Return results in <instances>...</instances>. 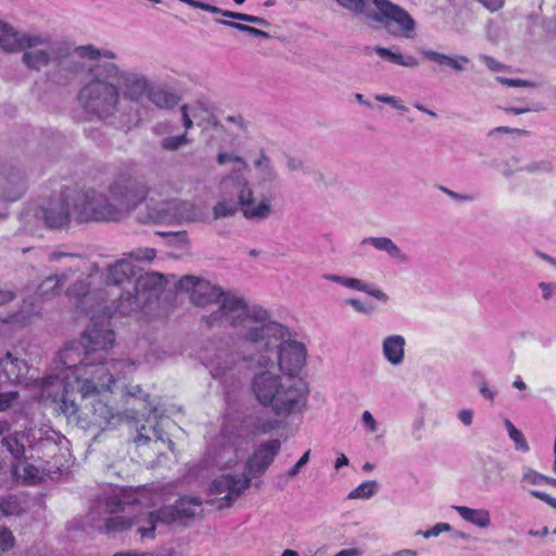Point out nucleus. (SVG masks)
I'll return each instance as SVG.
<instances>
[{
	"mask_svg": "<svg viewBox=\"0 0 556 556\" xmlns=\"http://www.w3.org/2000/svg\"><path fill=\"white\" fill-rule=\"evenodd\" d=\"M245 358L250 362V368L255 369L249 390L262 407L282 418L300 414L306 408L309 391L301 378L274 372L271 368L275 362L270 355Z\"/></svg>",
	"mask_w": 556,
	"mask_h": 556,
	"instance_id": "f257e3e1",
	"label": "nucleus"
},
{
	"mask_svg": "<svg viewBox=\"0 0 556 556\" xmlns=\"http://www.w3.org/2000/svg\"><path fill=\"white\" fill-rule=\"evenodd\" d=\"M62 371L74 379L78 392L84 395L101 386L104 389L114 382V376L125 378L134 370V364L126 361H104V356H92L86 352L81 341L70 342L53 361V369Z\"/></svg>",
	"mask_w": 556,
	"mask_h": 556,
	"instance_id": "f03ea898",
	"label": "nucleus"
},
{
	"mask_svg": "<svg viewBox=\"0 0 556 556\" xmlns=\"http://www.w3.org/2000/svg\"><path fill=\"white\" fill-rule=\"evenodd\" d=\"M227 323L240 330L241 340L252 349L262 343L268 350L283 333V325L270 319L266 309L249 306L244 298L232 293L223 296L219 308L207 317L211 326Z\"/></svg>",
	"mask_w": 556,
	"mask_h": 556,
	"instance_id": "7ed1b4c3",
	"label": "nucleus"
},
{
	"mask_svg": "<svg viewBox=\"0 0 556 556\" xmlns=\"http://www.w3.org/2000/svg\"><path fill=\"white\" fill-rule=\"evenodd\" d=\"M113 200L110 201L105 194L87 189L85 199L89 203L80 211L84 218H93L94 222H116L126 212L135 210L148 197L147 184L128 173L118 174L109 186Z\"/></svg>",
	"mask_w": 556,
	"mask_h": 556,
	"instance_id": "20e7f679",
	"label": "nucleus"
},
{
	"mask_svg": "<svg viewBox=\"0 0 556 556\" xmlns=\"http://www.w3.org/2000/svg\"><path fill=\"white\" fill-rule=\"evenodd\" d=\"M67 294L77 298V308L90 315L91 325L81 336L86 352H90L92 356L97 353H100L98 356L102 355L115 341V334L110 328V318L116 313L114 305L109 306L99 301L96 307V294L89 292L88 285L83 280L70 288Z\"/></svg>",
	"mask_w": 556,
	"mask_h": 556,
	"instance_id": "39448f33",
	"label": "nucleus"
},
{
	"mask_svg": "<svg viewBox=\"0 0 556 556\" xmlns=\"http://www.w3.org/2000/svg\"><path fill=\"white\" fill-rule=\"evenodd\" d=\"M109 61L92 63L87 68V81L80 88L77 99L80 106L100 119L113 116L121 105L119 85L106 74Z\"/></svg>",
	"mask_w": 556,
	"mask_h": 556,
	"instance_id": "423d86ee",
	"label": "nucleus"
},
{
	"mask_svg": "<svg viewBox=\"0 0 556 556\" xmlns=\"http://www.w3.org/2000/svg\"><path fill=\"white\" fill-rule=\"evenodd\" d=\"M54 52V70L52 79L58 84H65L85 71L84 59L103 62L116 59L115 52L109 49H99L93 45L78 46L74 49L64 41H56L52 47Z\"/></svg>",
	"mask_w": 556,
	"mask_h": 556,
	"instance_id": "0eeeda50",
	"label": "nucleus"
},
{
	"mask_svg": "<svg viewBox=\"0 0 556 556\" xmlns=\"http://www.w3.org/2000/svg\"><path fill=\"white\" fill-rule=\"evenodd\" d=\"M86 193L85 188L65 187L59 195L45 202L36 212V216L50 229L67 227L72 216L80 223L93 220V218L80 216V211L89 204L85 199Z\"/></svg>",
	"mask_w": 556,
	"mask_h": 556,
	"instance_id": "6e6552de",
	"label": "nucleus"
},
{
	"mask_svg": "<svg viewBox=\"0 0 556 556\" xmlns=\"http://www.w3.org/2000/svg\"><path fill=\"white\" fill-rule=\"evenodd\" d=\"M116 379L118 378L114 376V381H116ZM113 384H115V382L110 383L108 389L99 386L98 389L86 395H84L83 392H78L83 403L77 404V413L72 416H66L67 419L75 422L77 427L84 430L92 428L104 430L112 425L115 419H119V415L115 413L113 407L99 397L104 392H112Z\"/></svg>",
	"mask_w": 556,
	"mask_h": 556,
	"instance_id": "1a4fd4ad",
	"label": "nucleus"
},
{
	"mask_svg": "<svg viewBox=\"0 0 556 556\" xmlns=\"http://www.w3.org/2000/svg\"><path fill=\"white\" fill-rule=\"evenodd\" d=\"M163 287L162 275L157 273L141 274L134 280L131 288L121 292L119 298L112 301L114 309L123 316L130 315L156 299Z\"/></svg>",
	"mask_w": 556,
	"mask_h": 556,
	"instance_id": "9d476101",
	"label": "nucleus"
},
{
	"mask_svg": "<svg viewBox=\"0 0 556 556\" xmlns=\"http://www.w3.org/2000/svg\"><path fill=\"white\" fill-rule=\"evenodd\" d=\"M289 336L288 329L283 326L281 338L268 350H265L262 343H257L251 356L270 355L281 375L296 377L306 362V349L301 342L287 339Z\"/></svg>",
	"mask_w": 556,
	"mask_h": 556,
	"instance_id": "9b49d317",
	"label": "nucleus"
},
{
	"mask_svg": "<svg viewBox=\"0 0 556 556\" xmlns=\"http://www.w3.org/2000/svg\"><path fill=\"white\" fill-rule=\"evenodd\" d=\"M45 378L36 379V386L43 400H50L54 404V409L63 413L65 416H72L77 413L76 394L74 392V379L62 371L55 370Z\"/></svg>",
	"mask_w": 556,
	"mask_h": 556,
	"instance_id": "f8f14e48",
	"label": "nucleus"
},
{
	"mask_svg": "<svg viewBox=\"0 0 556 556\" xmlns=\"http://www.w3.org/2000/svg\"><path fill=\"white\" fill-rule=\"evenodd\" d=\"M378 12L368 14V18L383 25L393 37L413 39L416 35V22L402 7L390 0H372Z\"/></svg>",
	"mask_w": 556,
	"mask_h": 556,
	"instance_id": "ddd939ff",
	"label": "nucleus"
},
{
	"mask_svg": "<svg viewBox=\"0 0 556 556\" xmlns=\"http://www.w3.org/2000/svg\"><path fill=\"white\" fill-rule=\"evenodd\" d=\"M202 502L199 497L184 496L175 502L174 505L165 506L159 510L151 511L148 515V526L139 527L138 531L142 538H154L155 523H172L185 518H191L197 515Z\"/></svg>",
	"mask_w": 556,
	"mask_h": 556,
	"instance_id": "4468645a",
	"label": "nucleus"
},
{
	"mask_svg": "<svg viewBox=\"0 0 556 556\" xmlns=\"http://www.w3.org/2000/svg\"><path fill=\"white\" fill-rule=\"evenodd\" d=\"M136 277V271L132 263L123 257L111 264L106 268L105 288L98 291H92L96 294V300L100 299L105 303L108 296L119 298L121 292H125L131 288Z\"/></svg>",
	"mask_w": 556,
	"mask_h": 556,
	"instance_id": "2eb2a0df",
	"label": "nucleus"
},
{
	"mask_svg": "<svg viewBox=\"0 0 556 556\" xmlns=\"http://www.w3.org/2000/svg\"><path fill=\"white\" fill-rule=\"evenodd\" d=\"M250 488V477L222 475L217 477L210 486L211 494L224 495L208 500L206 503L215 505L218 509L228 508L239 498V496Z\"/></svg>",
	"mask_w": 556,
	"mask_h": 556,
	"instance_id": "dca6fc26",
	"label": "nucleus"
},
{
	"mask_svg": "<svg viewBox=\"0 0 556 556\" xmlns=\"http://www.w3.org/2000/svg\"><path fill=\"white\" fill-rule=\"evenodd\" d=\"M109 61V77H113L115 84H121L123 88L122 94L129 101L140 102L144 96H147L148 90L151 86L150 79L142 73L137 71H123L119 66L113 62V60Z\"/></svg>",
	"mask_w": 556,
	"mask_h": 556,
	"instance_id": "f3484780",
	"label": "nucleus"
},
{
	"mask_svg": "<svg viewBox=\"0 0 556 556\" xmlns=\"http://www.w3.org/2000/svg\"><path fill=\"white\" fill-rule=\"evenodd\" d=\"M178 286L180 290L190 293V301L195 306H206L212 303H220L226 293L216 285L195 276H184Z\"/></svg>",
	"mask_w": 556,
	"mask_h": 556,
	"instance_id": "a211bd4d",
	"label": "nucleus"
},
{
	"mask_svg": "<svg viewBox=\"0 0 556 556\" xmlns=\"http://www.w3.org/2000/svg\"><path fill=\"white\" fill-rule=\"evenodd\" d=\"M281 448V442L278 439L266 441L257 446L254 453L248 458L243 476L252 478L261 477Z\"/></svg>",
	"mask_w": 556,
	"mask_h": 556,
	"instance_id": "6ab92c4d",
	"label": "nucleus"
},
{
	"mask_svg": "<svg viewBox=\"0 0 556 556\" xmlns=\"http://www.w3.org/2000/svg\"><path fill=\"white\" fill-rule=\"evenodd\" d=\"M35 36H39L45 39V43L36 45L34 47H25L22 51V63L30 71L40 72L43 67L48 66L54 61V52L52 47L55 45V40H52L51 36L42 33H34Z\"/></svg>",
	"mask_w": 556,
	"mask_h": 556,
	"instance_id": "aec40b11",
	"label": "nucleus"
},
{
	"mask_svg": "<svg viewBox=\"0 0 556 556\" xmlns=\"http://www.w3.org/2000/svg\"><path fill=\"white\" fill-rule=\"evenodd\" d=\"M45 42L43 38L35 36L34 33L20 31L3 22V27L0 31V48L3 51L14 53L22 51L25 47H34Z\"/></svg>",
	"mask_w": 556,
	"mask_h": 556,
	"instance_id": "412c9836",
	"label": "nucleus"
},
{
	"mask_svg": "<svg viewBox=\"0 0 556 556\" xmlns=\"http://www.w3.org/2000/svg\"><path fill=\"white\" fill-rule=\"evenodd\" d=\"M26 190V180L22 170L9 167L0 170V201H16Z\"/></svg>",
	"mask_w": 556,
	"mask_h": 556,
	"instance_id": "4be33fe9",
	"label": "nucleus"
},
{
	"mask_svg": "<svg viewBox=\"0 0 556 556\" xmlns=\"http://www.w3.org/2000/svg\"><path fill=\"white\" fill-rule=\"evenodd\" d=\"M162 219L168 223L195 222L201 218V212L191 202L172 200L164 204Z\"/></svg>",
	"mask_w": 556,
	"mask_h": 556,
	"instance_id": "5701e85b",
	"label": "nucleus"
},
{
	"mask_svg": "<svg viewBox=\"0 0 556 556\" xmlns=\"http://www.w3.org/2000/svg\"><path fill=\"white\" fill-rule=\"evenodd\" d=\"M253 352L248 354H240L238 352L222 351L210 357L208 367L213 377H223L228 371L232 370L238 363L245 362L250 365L249 359L245 357L252 355Z\"/></svg>",
	"mask_w": 556,
	"mask_h": 556,
	"instance_id": "b1692460",
	"label": "nucleus"
},
{
	"mask_svg": "<svg viewBox=\"0 0 556 556\" xmlns=\"http://www.w3.org/2000/svg\"><path fill=\"white\" fill-rule=\"evenodd\" d=\"M29 366L25 359L14 356L11 352H7L0 357V375L2 374L7 381L14 383H23L27 381Z\"/></svg>",
	"mask_w": 556,
	"mask_h": 556,
	"instance_id": "393cba45",
	"label": "nucleus"
},
{
	"mask_svg": "<svg viewBox=\"0 0 556 556\" xmlns=\"http://www.w3.org/2000/svg\"><path fill=\"white\" fill-rule=\"evenodd\" d=\"M248 168L235 167L228 175H225L219 182L220 192L224 195H233L237 198L241 194L250 195V184L244 176V170Z\"/></svg>",
	"mask_w": 556,
	"mask_h": 556,
	"instance_id": "a878e982",
	"label": "nucleus"
},
{
	"mask_svg": "<svg viewBox=\"0 0 556 556\" xmlns=\"http://www.w3.org/2000/svg\"><path fill=\"white\" fill-rule=\"evenodd\" d=\"M256 170L257 185L262 188H271L280 182L278 170L273 164L271 159L261 150L253 162Z\"/></svg>",
	"mask_w": 556,
	"mask_h": 556,
	"instance_id": "bb28decb",
	"label": "nucleus"
},
{
	"mask_svg": "<svg viewBox=\"0 0 556 556\" xmlns=\"http://www.w3.org/2000/svg\"><path fill=\"white\" fill-rule=\"evenodd\" d=\"M238 204L243 216L250 220H263L267 218L271 213V205L269 201L262 200L261 202L256 203L252 189L250 190L249 197L245 194H241V197H239Z\"/></svg>",
	"mask_w": 556,
	"mask_h": 556,
	"instance_id": "cd10ccee",
	"label": "nucleus"
},
{
	"mask_svg": "<svg viewBox=\"0 0 556 556\" xmlns=\"http://www.w3.org/2000/svg\"><path fill=\"white\" fill-rule=\"evenodd\" d=\"M324 278L328 281L344 286L349 289L365 292L382 303H387L389 301V296L386 292H383L381 289L371 288L368 283L358 278L331 274L325 275Z\"/></svg>",
	"mask_w": 556,
	"mask_h": 556,
	"instance_id": "c85d7f7f",
	"label": "nucleus"
},
{
	"mask_svg": "<svg viewBox=\"0 0 556 556\" xmlns=\"http://www.w3.org/2000/svg\"><path fill=\"white\" fill-rule=\"evenodd\" d=\"M406 340L401 334H390L382 340V355L392 366H400L405 358Z\"/></svg>",
	"mask_w": 556,
	"mask_h": 556,
	"instance_id": "c756f323",
	"label": "nucleus"
},
{
	"mask_svg": "<svg viewBox=\"0 0 556 556\" xmlns=\"http://www.w3.org/2000/svg\"><path fill=\"white\" fill-rule=\"evenodd\" d=\"M147 98L160 110H172L180 101L179 96L173 90L161 86H153L152 84L148 90Z\"/></svg>",
	"mask_w": 556,
	"mask_h": 556,
	"instance_id": "7c9ffc66",
	"label": "nucleus"
},
{
	"mask_svg": "<svg viewBox=\"0 0 556 556\" xmlns=\"http://www.w3.org/2000/svg\"><path fill=\"white\" fill-rule=\"evenodd\" d=\"M361 244H370L378 251L386 252L399 264H406L409 257L388 237H368L362 240Z\"/></svg>",
	"mask_w": 556,
	"mask_h": 556,
	"instance_id": "2f4dec72",
	"label": "nucleus"
},
{
	"mask_svg": "<svg viewBox=\"0 0 556 556\" xmlns=\"http://www.w3.org/2000/svg\"><path fill=\"white\" fill-rule=\"evenodd\" d=\"M419 52L426 60L434 62L440 66H448L456 72L464 71L465 65L470 62L465 55L451 56L431 49H421Z\"/></svg>",
	"mask_w": 556,
	"mask_h": 556,
	"instance_id": "473e14b6",
	"label": "nucleus"
},
{
	"mask_svg": "<svg viewBox=\"0 0 556 556\" xmlns=\"http://www.w3.org/2000/svg\"><path fill=\"white\" fill-rule=\"evenodd\" d=\"M374 51L384 60L408 68H415L419 66V61L414 55H404L400 52L397 47L383 48L376 46L372 48Z\"/></svg>",
	"mask_w": 556,
	"mask_h": 556,
	"instance_id": "72a5a7b5",
	"label": "nucleus"
},
{
	"mask_svg": "<svg viewBox=\"0 0 556 556\" xmlns=\"http://www.w3.org/2000/svg\"><path fill=\"white\" fill-rule=\"evenodd\" d=\"M505 466L497 458L486 456L481 458V477L484 483H497L504 481Z\"/></svg>",
	"mask_w": 556,
	"mask_h": 556,
	"instance_id": "f704fd0d",
	"label": "nucleus"
},
{
	"mask_svg": "<svg viewBox=\"0 0 556 556\" xmlns=\"http://www.w3.org/2000/svg\"><path fill=\"white\" fill-rule=\"evenodd\" d=\"M453 509H455L464 520L479 528L485 529L491 525V515L486 509H473L467 506H453Z\"/></svg>",
	"mask_w": 556,
	"mask_h": 556,
	"instance_id": "c9c22d12",
	"label": "nucleus"
},
{
	"mask_svg": "<svg viewBox=\"0 0 556 556\" xmlns=\"http://www.w3.org/2000/svg\"><path fill=\"white\" fill-rule=\"evenodd\" d=\"M62 257L68 258L71 261L70 267L61 274H55L54 277L60 280V287L63 288L64 283L68 280L70 277H73L77 271L81 269L79 263L83 261L78 254L73 253H64V252H52L49 254V262H56Z\"/></svg>",
	"mask_w": 556,
	"mask_h": 556,
	"instance_id": "e433bc0d",
	"label": "nucleus"
},
{
	"mask_svg": "<svg viewBox=\"0 0 556 556\" xmlns=\"http://www.w3.org/2000/svg\"><path fill=\"white\" fill-rule=\"evenodd\" d=\"M25 435L21 432H16L1 440V445L11 454V456L20 463L25 459Z\"/></svg>",
	"mask_w": 556,
	"mask_h": 556,
	"instance_id": "4c0bfd02",
	"label": "nucleus"
},
{
	"mask_svg": "<svg viewBox=\"0 0 556 556\" xmlns=\"http://www.w3.org/2000/svg\"><path fill=\"white\" fill-rule=\"evenodd\" d=\"M39 314V311L33 303L24 302L22 308L13 314L8 315L4 323L11 324L16 327H25L31 320V318Z\"/></svg>",
	"mask_w": 556,
	"mask_h": 556,
	"instance_id": "58836bf2",
	"label": "nucleus"
},
{
	"mask_svg": "<svg viewBox=\"0 0 556 556\" xmlns=\"http://www.w3.org/2000/svg\"><path fill=\"white\" fill-rule=\"evenodd\" d=\"M238 210H240L238 201L225 199L215 204L213 207V216L215 219L230 217L233 216Z\"/></svg>",
	"mask_w": 556,
	"mask_h": 556,
	"instance_id": "ea45409f",
	"label": "nucleus"
},
{
	"mask_svg": "<svg viewBox=\"0 0 556 556\" xmlns=\"http://www.w3.org/2000/svg\"><path fill=\"white\" fill-rule=\"evenodd\" d=\"M378 492L377 481L370 480L361 483L357 488L351 491L348 495L350 500H368Z\"/></svg>",
	"mask_w": 556,
	"mask_h": 556,
	"instance_id": "a19ab883",
	"label": "nucleus"
},
{
	"mask_svg": "<svg viewBox=\"0 0 556 556\" xmlns=\"http://www.w3.org/2000/svg\"><path fill=\"white\" fill-rule=\"evenodd\" d=\"M338 5L341 8L352 12L353 14L366 15L371 14L372 12L368 11L370 4H372V0H334Z\"/></svg>",
	"mask_w": 556,
	"mask_h": 556,
	"instance_id": "79ce46f5",
	"label": "nucleus"
},
{
	"mask_svg": "<svg viewBox=\"0 0 556 556\" xmlns=\"http://www.w3.org/2000/svg\"><path fill=\"white\" fill-rule=\"evenodd\" d=\"M134 525V520L129 517L125 516H114L105 519V531L108 533L111 532H122L127 529H130Z\"/></svg>",
	"mask_w": 556,
	"mask_h": 556,
	"instance_id": "37998d69",
	"label": "nucleus"
},
{
	"mask_svg": "<svg viewBox=\"0 0 556 556\" xmlns=\"http://www.w3.org/2000/svg\"><path fill=\"white\" fill-rule=\"evenodd\" d=\"M12 469L14 475H20V470H23V479L28 482H36L41 479L39 469L36 466L26 463L25 459L13 464Z\"/></svg>",
	"mask_w": 556,
	"mask_h": 556,
	"instance_id": "c03bdc74",
	"label": "nucleus"
},
{
	"mask_svg": "<svg viewBox=\"0 0 556 556\" xmlns=\"http://www.w3.org/2000/svg\"><path fill=\"white\" fill-rule=\"evenodd\" d=\"M191 139L187 134L180 136H168L165 137L161 142V148L165 151L175 152L178 151L182 146L191 143Z\"/></svg>",
	"mask_w": 556,
	"mask_h": 556,
	"instance_id": "a18cd8bd",
	"label": "nucleus"
},
{
	"mask_svg": "<svg viewBox=\"0 0 556 556\" xmlns=\"http://www.w3.org/2000/svg\"><path fill=\"white\" fill-rule=\"evenodd\" d=\"M60 280L54 275L47 277L38 287L37 293L40 296L56 295L61 292Z\"/></svg>",
	"mask_w": 556,
	"mask_h": 556,
	"instance_id": "49530a36",
	"label": "nucleus"
},
{
	"mask_svg": "<svg viewBox=\"0 0 556 556\" xmlns=\"http://www.w3.org/2000/svg\"><path fill=\"white\" fill-rule=\"evenodd\" d=\"M216 22L219 23V24H223V25L236 28V29H238L240 31L247 33V34H249L251 36H254V37H260V38H264V39H268L270 37L268 33H266L264 30H261L258 28L245 25V24H241V23H237V22H231V21H226V20H217Z\"/></svg>",
	"mask_w": 556,
	"mask_h": 556,
	"instance_id": "de8ad7c7",
	"label": "nucleus"
},
{
	"mask_svg": "<svg viewBox=\"0 0 556 556\" xmlns=\"http://www.w3.org/2000/svg\"><path fill=\"white\" fill-rule=\"evenodd\" d=\"M156 255V252L152 248H138L131 252L125 253L124 257L128 258L129 261H152Z\"/></svg>",
	"mask_w": 556,
	"mask_h": 556,
	"instance_id": "09e8293b",
	"label": "nucleus"
},
{
	"mask_svg": "<svg viewBox=\"0 0 556 556\" xmlns=\"http://www.w3.org/2000/svg\"><path fill=\"white\" fill-rule=\"evenodd\" d=\"M99 504L101 507L103 506L104 511L108 514H114L125 509L123 503L116 495L108 496Z\"/></svg>",
	"mask_w": 556,
	"mask_h": 556,
	"instance_id": "8fccbe9b",
	"label": "nucleus"
},
{
	"mask_svg": "<svg viewBox=\"0 0 556 556\" xmlns=\"http://www.w3.org/2000/svg\"><path fill=\"white\" fill-rule=\"evenodd\" d=\"M521 481L531 485H540L542 483H546L547 476H544L531 468H528L525 470Z\"/></svg>",
	"mask_w": 556,
	"mask_h": 556,
	"instance_id": "3c124183",
	"label": "nucleus"
},
{
	"mask_svg": "<svg viewBox=\"0 0 556 556\" xmlns=\"http://www.w3.org/2000/svg\"><path fill=\"white\" fill-rule=\"evenodd\" d=\"M216 162L219 165H224L227 162H232V163L238 164L239 165L238 167H243V168L249 167L248 163L245 162V160L242 156L237 155V154L226 153V152L218 153L216 156Z\"/></svg>",
	"mask_w": 556,
	"mask_h": 556,
	"instance_id": "603ef678",
	"label": "nucleus"
},
{
	"mask_svg": "<svg viewBox=\"0 0 556 556\" xmlns=\"http://www.w3.org/2000/svg\"><path fill=\"white\" fill-rule=\"evenodd\" d=\"M20 394L17 391H9L0 393V413L7 412L13 405V403L18 399Z\"/></svg>",
	"mask_w": 556,
	"mask_h": 556,
	"instance_id": "864d4df0",
	"label": "nucleus"
},
{
	"mask_svg": "<svg viewBox=\"0 0 556 556\" xmlns=\"http://www.w3.org/2000/svg\"><path fill=\"white\" fill-rule=\"evenodd\" d=\"M375 99L379 102L392 105L394 109L406 112L408 109L404 104H402V101L394 97V96H387V94H376Z\"/></svg>",
	"mask_w": 556,
	"mask_h": 556,
	"instance_id": "5fc2aeb1",
	"label": "nucleus"
},
{
	"mask_svg": "<svg viewBox=\"0 0 556 556\" xmlns=\"http://www.w3.org/2000/svg\"><path fill=\"white\" fill-rule=\"evenodd\" d=\"M496 80L507 87H526V88H534L535 84L530 80L516 79V78H507V77H496Z\"/></svg>",
	"mask_w": 556,
	"mask_h": 556,
	"instance_id": "6e6d98bb",
	"label": "nucleus"
},
{
	"mask_svg": "<svg viewBox=\"0 0 556 556\" xmlns=\"http://www.w3.org/2000/svg\"><path fill=\"white\" fill-rule=\"evenodd\" d=\"M509 438L513 440L517 451L523 453L529 451V444L520 430L517 429L516 431H513V433L509 434Z\"/></svg>",
	"mask_w": 556,
	"mask_h": 556,
	"instance_id": "4d7b16f0",
	"label": "nucleus"
},
{
	"mask_svg": "<svg viewBox=\"0 0 556 556\" xmlns=\"http://www.w3.org/2000/svg\"><path fill=\"white\" fill-rule=\"evenodd\" d=\"M286 167L290 173L299 170L306 172L303 160L291 154L286 155Z\"/></svg>",
	"mask_w": 556,
	"mask_h": 556,
	"instance_id": "13d9d810",
	"label": "nucleus"
},
{
	"mask_svg": "<svg viewBox=\"0 0 556 556\" xmlns=\"http://www.w3.org/2000/svg\"><path fill=\"white\" fill-rule=\"evenodd\" d=\"M14 536L12 532L5 528H0V553L10 549L13 546Z\"/></svg>",
	"mask_w": 556,
	"mask_h": 556,
	"instance_id": "bf43d9fd",
	"label": "nucleus"
},
{
	"mask_svg": "<svg viewBox=\"0 0 556 556\" xmlns=\"http://www.w3.org/2000/svg\"><path fill=\"white\" fill-rule=\"evenodd\" d=\"M125 393L128 396L136 397L138 400H142L148 403L150 399V394L142 390V388L138 384L136 386H127L125 387Z\"/></svg>",
	"mask_w": 556,
	"mask_h": 556,
	"instance_id": "052dcab7",
	"label": "nucleus"
},
{
	"mask_svg": "<svg viewBox=\"0 0 556 556\" xmlns=\"http://www.w3.org/2000/svg\"><path fill=\"white\" fill-rule=\"evenodd\" d=\"M0 508L3 510V516L13 515L17 511V503L12 497L3 498L0 496Z\"/></svg>",
	"mask_w": 556,
	"mask_h": 556,
	"instance_id": "680f3d73",
	"label": "nucleus"
},
{
	"mask_svg": "<svg viewBox=\"0 0 556 556\" xmlns=\"http://www.w3.org/2000/svg\"><path fill=\"white\" fill-rule=\"evenodd\" d=\"M309 454L311 452L306 451L301 456V458L294 464V466L291 469H289V471L287 472V476L289 478H294L300 472V470L308 463Z\"/></svg>",
	"mask_w": 556,
	"mask_h": 556,
	"instance_id": "e2e57ef3",
	"label": "nucleus"
},
{
	"mask_svg": "<svg viewBox=\"0 0 556 556\" xmlns=\"http://www.w3.org/2000/svg\"><path fill=\"white\" fill-rule=\"evenodd\" d=\"M346 304L352 306L357 313L371 314L375 309L374 305H365L357 299L346 300Z\"/></svg>",
	"mask_w": 556,
	"mask_h": 556,
	"instance_id": "0e129e2a",
	"label": "nucleus"
},
{
	"mask_svg": "<svg viewBox=\"0 0 556 556\" xmlns=\"http://www.w3.org/2000/svg\"><path fill=\"white\" fill-rule=\"evenodd\" d=\"M440 190L456 201H473V200H476V197L473 194L458 193V192L447 189L446 187L441 186Z\"/></svg>",
	"mask_w": 556,
	"mask_h": 556,
	"instance_id": "69168bd1",
	"label": "nucleus"
},
{
	"mask_svg": "<svg viewBox=\"0 0 556 556\" xmlns=\"http://www.w3.org/2000/svg\"><path fill=\"white\" fill-rule=\"evenodd\" d=\"M362 420H363L364 426H365L367 431H369V432H376L377 431V428H378L377 421H376V419L374 418L372 414L369 410H365L362 414Z\"/></svg>",
	"mask_w": 556,
	"mask_h": 556,
	"instance_id": "338daca9",
	"label": "nucleus"
},
{
	"mask_svg": "<svg viewBox=\"0 0 556 556\" xmlns=\"http://www.w3.org/2000/svg\"><path fill=\"white\" fill-rule=\"evenodd\" d=\"M540 289L543 292V299L549 300L556 293V283L551 282H541L539 285Z\"/></svg>",
	"mask_w": 556,
	"mask_h": 556,
	"instance_id": "774afa93",
	"label": "nucleus"
}]
</instances>
